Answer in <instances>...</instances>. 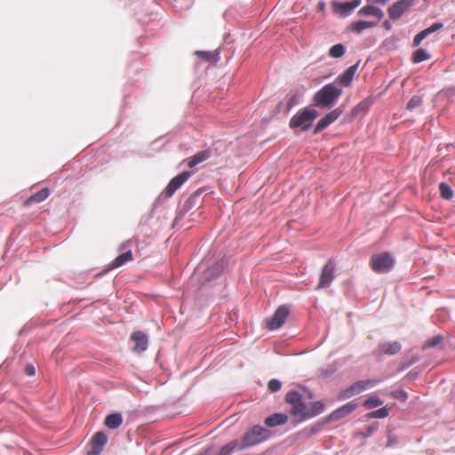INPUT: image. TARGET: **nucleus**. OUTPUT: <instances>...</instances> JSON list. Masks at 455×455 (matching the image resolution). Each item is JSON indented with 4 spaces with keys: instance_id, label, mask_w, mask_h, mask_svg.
I'll list each match as a JSON object with an SVG mask.
<instances>
[{
    "instance_id": "f3484780",
    "label": "nucleus",
    "mask_w": 455,
    "mask_h": 455,
    "mask_svg": "<svg viewBox=\"0 0 455 455\" xmlns=\"http://www.w3.org/2000/svg\"><path fill=\"white\" fill-rule=\"evenodd\" d=\"M210 156H211V151L210 150H203V151H200V152L196 153L193 156H191L189 158H187L186 160H184V162L187 163V165L189 168H193L196 165H197V164L206 161L207 159H209Z\"/></svg>"
},
{
    "instance_id": "bb28decb",
    "label": "nucleus",
    "mask_w": 455,
    "mask_h": 455,
    "mask_svg": "<svg viewBox=\"0 0 455 455\" xmlns=\"http://www.w3.org/2000/svg\"><path fill=\"white\" fill-rule=\"evenodd\" d=\"M123 423V417L120 413H112L106 417L105 425L110 429L119 427Z\"/></svg>"
},
{
    "instance_id": "2f4dec72",
    "label": "nucleus",
    "mask_w": 455,
    "mask_h": 455,
    "mask_svg": "<svg viewBox=\"0 0 455 455\" xmlns=\"http://www.w3.org/2000/svg\"><path fill=\"white\" fill-rule=\"evenodd\" d=\"M439 191H440L442 197H443L445 199H451L453 196L452 189L451 188V187L448 184H446L444 182H442L439 185Z\"/></svg>"
},
{
    "instance_id": "b1692460",
    "label": "nucleus",
    "mask_w": 455,
    "mask_h": 455,
    "mask_svg": "<svg viewBox=\"0 0 455 455\" xmlns=\"http://www.w3.org/2000/svg\"><path fill=\"white\" fill-rule=\"evenodd\" d=\"M377 25H378V21L358 20V21L353 22L350 25V28L353 32H355L356 34H360L364 29L376 27Z\"/></svg>"
},
{
    "instance_id": "9d476101",
    "label": "nucleus",
    "mask_w": 455,
    "mask_h": 455,
    "mask_svg": "<svg viewBox=\"0 0 455 455\" xmlns=\"http://www.w3.org/2000/svg\"><path fill=\"white\" fill-rule=\"evenodd\" d=\"M414 0H399L388 8L389 18L393 20L399 19L412 4Z\"/></svg>"
},
{
    "instance_id": "a19ab883",
    "label": "nucleus",
    "mask_w": 455,
    "mask_h": 455,
    "mask_svg": "<svg viewBox=\"0 0 455 455\" xmlns=\"http://www.w3.org/2000/svg\"><path fill=\"white\" fill-rule=\"evenodd\" d=\"M317 10L320 12H324V10H325V3H324V1H321V2L318 3Z\"/></svg>"
},
{
    "instance_id": "c85d7f7f",
    "label": "nucleus",
    "mask_w": 455,
    "mask_h": 455,
    "mask_svg": "<svg viewBox=\"0 0 455 455\" xmlns=\"http://www.w3.org/2000/svg\"><path fill=\"white\" fill-rule=\"evenodd\" d=\"M443 335L439 334V335L434 336L424 342V344L422 345V349H427V348L437 347L443 342Z\"/></svg>"
},
{
    "instance_id": "473e14b6",
    "label": "nucleus",
    "mask_w": 455,
    "mask_h": 455,
    "mask_svg": "<svg viewBox=\"0 0 455 455\" xmlns=\"http://www.w3.org/2000/svg\"><path fill=\"white\" fill-rule=\"evenodd\" d=\"M382 404H383V402L377 396H370L363 402V406L368 409L375 408V407L380 406Z\"/></svg>"
},
{
    "instance_id": "37998d69",
    "label": "nucleus",
    "mask_w": 455,
    "mask_h": 455,
    "mask_svg": "<svg viewBox=\"0 0 455 455\" xmlns=\"http://www.w3.org/2000/svg\"><path fill=\"white\" fill-rule=\"evenodd\" d=\"M384 26H385V28H386L387 29H390V28H391V25L389 24V22H388V21H386V22L384 23Z\"/></svg>"
},
{
    "instance_id": "c756f323",
    "label": "nucleus",
    "mask_w": 455,
    "mask_h": 455,
    "mask_svg": "<svg viewBox=\"0 0 455 455\" xmlns=\"http://www.w3.org/2000/svg\"><path fill=\"white\" fill-rule=\"evenodd\" d=\"M196 55L209 62L217 61V53L206 51H196Z\"/></svg>"
},
{
    "instance_id": "423d86ee",
    "label": "nucleus",
    "mask_w": 455,
    "mask_h": 455,
    "mask_svg": "<svg viewBox=\"0 0 455 455\" xmlns=\"http://www.w3.org/2000/svg\"><path fill=\"white\" fill-rule=\"evenodd\" d=\"M378 380L374 379H367V380H359L353 383L347 388L341 390L338 395L339 400L348 399L355 395H358L367 389H370L378 384Z\"/></svg>"
},
{
    "instance_id": "79ce46f5",
    "label": "nucleus",
    "mask_w": 455,
    "mask_h": 455,
    "mask_svg": "<svg viewBox=\"0 0 455 455\" xmlns=\"http://www.w3.org/2000/svg\"><path fill=\"white\" fill-rule=\"evenodd\" d=\"M364 108V103L362 102L354 108V112H358L361 108Z\"/></svg>"
},
{
    "instance_id": "cd10ccee",
    "label": "nucleus",
    "mask_w": 455,
    "mask_h": 455,
    "mask_svg": "<svg viewBox=\"0 0 455 455\" xmlns=\"http://www.w3.org/2000/svg\"><path fill=\"white\" fill-rule=\"evenodd\" d=\"M431 58V55L422 48H419L412 54V61L414 63H419L425 60H427Z\"/></svg>"
},
{
    "instance_id": "c9c22d12",
    "label": "nucleus",
    "mask_w": 455,
    "mask_h": 455,
    "mask_svg": "<svg viewBox=\"0 0 455 455\" xmlns=\"http://www.w3.org/2000/svg\"><path fill=\"white\" fill-rule=\"evenodd\" d=\"M281 387H282L281 382L275 379L269 380V382L267 384V387H268L269 391H271L273 393L279 391Z\"/></svg>"
},
{
    "instance_id": "5701e85b",
    "label": "nucleus",
    "mask_w": 455,
    "mask_h": 455,
    "mask_svg": "<svg viewBox=\"0 0 455 455\" xmlns=\"http://www.w3.org/2000/svg\"><path fill=\"white\" fill-rule=\"evenodd\" d=\"M287 315H274L271 318L265 321L266 328L274 331L280 328L286 320Z\"/></svg>"
},
{
    "instance_id": "2eb2a0df",
    "label": "nucleus",
    "mask_w": 455,
    "mask_h": 455,
    "mask_svg": "<svg viewBox=\"0 0 455 455\" xmlns=\"http://www.w3.org/2000/svg\"><path fill=\"white\" fill-rule=\"evenodd\" d=\"M107 435L103 432H97L92 439V450L87 455H99L107 443Z\"/></svg>"
},
{
    "instance_id": "aec40b11",
    "label": "nucleus",
    "mask_w": 455,
    "mask_h": 455,
    "mask_svg": "<svg viewBox=\"0 0 455 455\" xmlns=\"http://www.w3.org/2000/svg\"><path fill=\"white\" fill-rule=\"evenodd\" d=\"M132 259H133V254L131 250H129L124 253H121L109 264L108 270L117 268V267L124 265L126 262L132 260Z\"/></svg>"
},
{
    "instance_id": "a878e982",
    "label": "nucleus",
    "mask_w": 455,
    "mask_h": 455,
    "mask_svg": "<svg viewBox=\"0 0 455 455\" xmlns=\"http://www.w3.org/2000/svg\"><path fill=\"white\" fill-rule=\"evenodd\" d=\"M325 404L322 401H316L313 403H308L307 408V419L313 418L317 416L318 414L322 413L324 410Z\"/></svg>"
},
{
    "instance_id": "6ab92c4d",
    "label": "nucleus",
    "mask_w": 455,
    "mask_h": 455,
    "mask_svg": "<svg viewBox=\"0 0 455 455\" xmlns=\"http://www.w3.org/2000/svg\"><path fill=\"white\" fill-rule=\"evenodd\" d=\"M359 15L362 16H373L377 18L378 23L382 20L384 17L383 12L374 5H366L361 8L358 12Z\"/></svg>"
},
{
    "instance_id": "dca6fc26",
    "label": "nucleus",
    "mask_w": 455,
    "mask_h": 455,
    "mask_svg": "<svg viewBox=\"0 0 455 455\" xmlns=\"http://www.w3.org/2000/svg\"><path fill=\"white\" fill-rule=\"evenodd\" d=\"M443 23H440V22H435L434 24H432L429 28L422 30L421 32L418 33L414 38H413V42H412V44L414 47H417L419 46L421 42L427 36H429L430 34L434 33V32H436L438 31L439 29L443 28Z\"/></svg>"
},
{
    "instance_id": "4c0bfd02",
    "label": "nucleus",
    "mask_w": 455,
    "mask_h": 455,
    "mask_svg": "<svg viewBox=\"0 0 455 455\" xmlns=\"http://www.w3.org/2000/svg\"><path fill=\"white\" fill-rule=\"evenodd\" d=\"M394 397L398 399V400H401V401H406L407 398H408V395L405 391H403V390H399V391H395L394 394H393Z\"/></svg>"
},
{
    "instance_id": "c03bdc74",
    "label": "nucleus",
    "mask_w": 455,
    "mask_h": 455,
    "mask_svg": "<svg viewBox=\"0 0 455 455\" xmlns=\"http://www.w3.org/2000/svg\"><path fill=\"white\" fill-rule=\"evenodd\" d=\"M388 0H377L378 3H382V4H385L386 2H387Z\"/></svg>"
},
{
    "instance_id": "a211bd4d",
    "label": "nucleus",
    "mask_w": 455,
    "mask_h": 455,
    "mask_svg": "<svg viewBox=\"0 0 455 455\" xmlns=\"http://www.w3.org/2000/svg\"><path fill=\"white\" fill-rule=\"evenodd\" d=\"M288 415L284 413H274L265 419V424L268 427L284 425L288 422Z\"/></svg>"
},
{
    "instance_id": "6e6552de",
    "label": "nucleus",
    "mask_w": 455,
    "mask_h": 455,
    "mask_svg": "<svg viewBox=\"0 0 455 455\" xmlns=\"http://www.w3.org/2000/svg\"><path fill=\"white\" fill-rule=\"evenodd\" d=\"M335 263L331 259L328 260V262L323 266L322 269L319 283L317 285L318 289L324 288L330 285V283L335 277Z\"/></svg>"
},
{
    "instance_id": "f257e3e1",
    "label": "nucleus",
    "mask_w": 455,
    "mask_h": 455,
    "mask_svg": "<svg viewBox=\"0 0 455 455\" xmlns=\"http://www.w3.org/2000/svg\"><path fill=\"white\" fill-rule=\"evenodd\" d=\"M341 93L342 90L331 83L325 84L315 93L313 101L315 106L329 108L336 102Z\"/></svg>"
},
{
    "instance_id": "9b49d317",
    "label": "nucleus",
    "mask_w": 455,
    "mask_h": 455,
    "mask_svg": "<svg viewBox=\"0 0 455 455\" xmlns=\"http://www.w3.org/2000/svg\"><path fill=\"white\" fill-rule=\"evenodd\" d=\"M341 113H342V110L339 108H338L331 110L328 114H326L316 124V125L314 129V133L316 134V133L320 132L321 131L324 130L331 124H332L334 121H336L339 117Z\"/></svg>"
},
{
    "instance_id": "72a5a7b5",
    "label": "nucleus",
    "mask_w": 455,
    "mask_h": 455,
    "mask_svg": "<svg viewBox=\"0 0 455 455\" xmlns=\"http://www.w3.org/2000/svg\"><path fill=\"white\" fill-rule=\"evenodd\" d=\"M368 418L384 419L388 416V410L382 407L367 414Z\"/></svg>"
},
{
    "instance_id": "e433bc0d",
    "label": "nucleus",
    "mask_w": 455,
    "mask_h": 455,
    "mask_svg": "<svg viewBox=\"0 0 455 455\" xmlns=\"http://www.w3.org/2000/svg\"><path fill=\"white\" fill-rule=\"evenodd\" d=\"M299 98L298 95H296V94L291 95L287 100V110H290L295 105L299 104Z\"/></svg>"
},
{
    "instance_id": "7ed1b4c3",
    "label": "nucleus",
    "mask_w": 455,
    "mask_h": 455,
    "mask_svg": "<svg viewBox=\"0 0 455 455\" xmlns=\"http://www.w3.org/2000/svg\"><path fill=\"white\" fill-rule=\"evenodd\" d=\"M395 264L394 256L388 251L372 254L370 259V267L377 274L390 272Z\"/></svg>"
},
{
    "instance_id": "a18cd8bd",
    "label": "nucleus",
    "mask_w": 455,
    "mask_h": 455,
    "mask_svg": "<svg viewBox=\"0 0 455 455\" xmlns=\"http://www.w3.org/2000/svg\"><path fill=\"white\" fill-rule=\"evenodd\" d=\"M124 247V244L121 245L120 250H123Z\"/></svg>"
},
{
    "instance_id": "0eeeda50",
    "label": "nucleus",
    "mask_w": 455,
    "mask_h": 455,
    "mask_svg": "<svg viewBox=\"0 0 455 455\" xmlns=\"http://www.w3.org/2000/svg\"><path fill=\"white\" fill-rule=\"evenodd\" d=\"M190 176L191 172H183L176 177L172 178L163 191V195L167 198L172 196L176 190H178L182 186V184L189 179Z\"/></svg>"
},
{
    "instance_id": "f704fd0d",
    "label": "nucleus",
    "mask_w": 455,
    "mask_h": 455,
    "mask_svg": "<svg viewBox=\"0 0 455 455\" xmlns=\"http://www.w3.org/2000/svg\"><path fill=\"white\" fill-rule=\"evenodd\" d=\"M423 100H422V98L420 96H413L408 102L407 104V108L408 109H413L415 108H418L419 106H421Z\"/></svg>"
},
{
    "instance_id": "ea45409f",
    "label": "nucleus",
    "mask_w": 455,
    "mask_h": 455,
    "mask_svg": "<svg viewBox=\"0 0 455 455\" xmlns=\"http://www.w3.org/2000/svg\"><path fill=\"white\" fill-rule=\"evenodd\" d=\"M290 311H291V307L288 305H282L275 310V313H278V314L290 313Z\"/></svg>"
},
{
    "instance_id": "f8f14e48",
    "label": "nucleus",
    "mask_w": 455,
    "mask_h": 455,
    "mask_svg": "<svg viewBox=\"0 0 455 455\" xmlns=\"http://www.w3.org/2000/svg\"><path fill=\"white\" fill-rule=\"evenodd\" d=\"M361 4L360 0H354L352 2L346 3H339L333 2L331 3V7L333 12L339 14L342 17L347 16L354 9L358 7Z\"/></svg>"
},
{
    "instance_id": "393cba45",
    "label": "nucleus",
    "mask_w": 455,
    "mask_h": 455,
    "mask_svg": "<svg viewBox=\"0 0 455 455\" xmlns=\"http://www.w3.org/2000/svg\"><path fill=\"white\" fill-rule=\"evenodd\" d=\"M244 448H242V442L238 440H233L229 442L228 444L224 445L218 455H230L235 451H242Z\"/></svg>"
},
{
    "instance_id": "ddd939ff",
    "label": "nucleus",
    "mask_w": 455,
    "mask_h": 455,
    "mask_svg": "<svg viewBox=\"0 0 455 455\" xmlns=\"http://www.w3.org/2000/svg\"><path fill=\"white\" fill-rule=\"evenodd\" d=\"M356 408H357V403L355 401L349 402V403L342 405L339 409L333 411L329 415V419L332 420V421L339 420V419L345 418L346 416L349 415L350 413H352Z\"/></svg>"
},
{
    "instance_id": "4468645a",
    "label": "nucleus",
    "mask_w": 455,
    "mask_h": 455,
    "mask_svg": "<svg viewBox=\"0 0 455 455\" xmlns=\"http://www.w3.org/2000/svg\"><path fill=\"white\" fill-rule=\"evenodd\" d=\"M131 339L134 342L132 350L135 353H142L147 350L148 339L144 332L141 331H134L131 336Z\"/></svg>"
},
{
    "instance_id": "4be33fe9",
    "label": "nucleus",
    "mask_w": 455,
    "mask_h": 455,
    "mask_svg": "<svg viewBox=\"0 0 455 455\" xmlns=\"http://www.w3.org/2000/svg\"><path fill=\"white\" fill-rule=\"evenodd\" d=\"M50 190L47 188H44L41 189L40 191L36 192V194L30 196L25 202V206H29L32 204L35 203H41L44 201L49 196H50Z\"/></svg>"
},
{
    "instance_id": "412c9836",
    "label": "nucleus",
    "mask_w": 455,
    "mask_h": 455,
    "mask_svg": "<svg viewBox=\"0 0 455 455\" xmlns=\"http://www.w3.org/2000/svg\"><path fill=\"white\" fill-rule=\"evenodd\" d=\"M358 65H353L349 67L343 74L339 76L338 81L339 84H341L344 86H348L352 83L355 74L357 70Z\"/></svg>"
},
{
    "instance_id": "f03ea898",
    "label": "nucleus",
    "mask_w": 455,
    "mask_h": 455,
    "mask_svg": "<svg viewBox=\"0 0 455 455\" xmlns=\"http://www.w3.org/2000/svg\"><path fill=\"white\" fill-rule=\"evenodd\" d=\"M317 116L318 112L315 108H304L291 118L289 126L291 129H299L306 132L311 127L313 121Z\"/></svg>"
},
{
    "instance_id": "7c9ffc66",
    "label": "nucleus",
    "mask_w": 455,
    "mask_h": 455,
    "mask_svg": "<svg viewBox=\"0 0 455 455\" xmlns=\"http://www.w3.org/2000/svg\"><path fill=\"white\" fill-rule=\"evenodd\" d=\"M345 53V47L341 44H337L331 47L329 51L330 56L332 58H340Z\"/></svg>"
},
{
    "instance_id": "58836bf2",
    "label": "nucleus",
    "mask_w": 455,
    "mask_h": 455,
    "mask_svg": "<svg viewBox=\"0 0 455 455\" xmlns=\"http://www.w3.org/2000/svg\"><path fill=\"white\" fill-rule=\"evenodd\" d=\"M25 372L28 376H34L36 374V368L32 364H28L25 368Z\"/></svg>"
},
{
    "instance_id": "39448f33",
    "label": "nucleus",
    "mask_w": 455,
    "mask_h": 455,
    "mask_svg": "<svg viewBox=\"0 0 455 455\" xmlns=\"http://www.w3.org/2000/svg\"><path fill=\"white\" fill-rule=\"evenodd\" d=\"M270 436V431L259 426H253L244 433L242 442V448H249L254 446Z\"/></svg>"
},
{
    "instance_id": "20e7f679",
    "label": "nucleus",
    "mask_w": 455,
    "mask_h": 455,
    "mask_svg": "<svg viewBox=\"0 0 455 455\" xmlns=\"http://www.w3.org/2000/svg\"><path fill=\"white\" fill-rule=\"evenodd\" d=\"M285 401L291 404L290 413L296 418L298 421L307 419L308 403L302 401V395L297 391H290L285 395Z\"/></svg>"
},
{
    "instance_id": "1a4fd4ad",
    "label": "nucleus",
    "mask_w": 455,
    "mask_h": 455,
    "mask_svg": "<svg viewBox=\"0 0 455 455\" xmlns=\"http://www.w3.org/2000/svg\"><path fill=\"white\" fill-rule=\"evenodd\" d=\"M402 349V345L398 341L394 342H381L374 349L373 355L375 356L382 355H397Z\"/></svg>"
}]
</instances>
